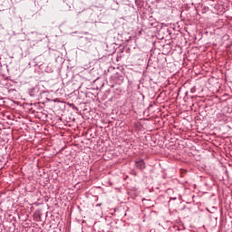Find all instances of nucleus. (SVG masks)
<instances>
[{"label": "nucleus", "instance_id": "f257e3e1", "mask_svg": "<svg viewBox=\"0 0 232 232\" xmlns=\"http://www.w3.org/2000/svg\"><path fill=\"white\" fill-rule=\"evenodd\" d=\"M135 166L138 169H146V163L144 162V160L136 161Z\"/></svg>", "mask_w": 232, "mask_h": 232}, {"label": "nucleus", "instance_id": "f03ea898", "mask_svg": "<svg viewBox=\"0 0 232 232\" xmlns=\"http://www.w3.org/2000/svg\"><path fill=\"white\" fill-rule=\"evenodd\" d=\"M34 90H35V88H33V89H31V91L29 92V95L31 96V97H34Z\"/></svg>", "mask_w": 232, "mask_h": 232}]
</instances>
